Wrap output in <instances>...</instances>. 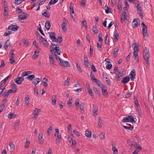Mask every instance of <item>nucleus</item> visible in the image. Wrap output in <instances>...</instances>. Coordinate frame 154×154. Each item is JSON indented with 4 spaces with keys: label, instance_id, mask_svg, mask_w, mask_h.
I'll return each instance as SVG.
<instances>
[{
    "label": "nucleus",
    "instance_id": "obj_1",
    "mask_svg": "<svg viewBox=\"0 0 154 154\" xmlns=\"http://www.w3.org/2000/svg\"><path fill=\"white\" fill-rule=\"evenodd\" d=\"M149 51L148 48L146 47L144 49L143 52V59L145 60V63L147 66L149 65V59L150 57Z\"/></svg>",
    "mask_w": 154,
    "mask_h": 154
},
{
    "label": "nucleus",
    "instance_id": "obj_2",
    "mask_svg": "<svg viewBox=\"0 0 154 154\" xmlns=\"http://www.w3.org/2000/svg\"><path fill=\"white\" fill-rule=\"evenodd\" d=\"M141 25L142 27V33L143 36V38L145 40L147 39L148 37V34L147 31V27L143 22L141 23Z\"/></svg>",
    "mask_w": 154,
    "mask_h": 154
},
{
    "label": "nucleus",
    "instance_id": "obj_3",
    "mask_svg": "<svg viewBox=\"0 0 154 154\" xmlns=\"http://www.w3.org/2000/svg\"><path fill=\"white\" fill-rule=\"evenodd\" d=\"M51 47L52 48V49L51 51V52L52 54H54L55 53L54 50H55L57 54H60L61 51L58 45L54 44H52Z\"/></svg>",
    "mask_w": 154,
    "mask_h": 154
},
{
    "label": "nucleus",
    "instance_id": "obj_4",
    "mask_svg": "<svg viewBox=\"0 0 154 154\" xmlns=\"http://www.w3.org/2000/svg\"><path fill=\"white\" fill-rule=\"evenodd\" d=\"M137 119L135 118L134 119L132 116H128L127 117L124 118L122 120V122H133L135 123Z\"/></svg>",
    "mask_w": 154,
    "mask_h": 154
},
{
    "label": "nucleus",
    "instance_id": "obj_5",
    "mask_svg": "<svg viewBox=\"0 0 154 154\" xmlns=\"http://www.w3.org/2000/svg\"><path fill=\"white\" fill-rule=\"evenodd\" d=\"M59 60L60 61L59 63L60 65L64 66H70V65L69 63L67 61H65L61 59L59 57H58Z\"/></svg>",
    "mask_w": 154,
    "mask_h": 154
},
{
    "label": "nucleus",
    "instance_id": "obj_6",
    "mask_svg": "<svg viewBox=\"0 0 154 154\" xmlns=\"http://www.w3.org/2000/svg\"><path fill=\"white\" fill-rule=\"evenodd\" d=\"M55 132L54 136H55L57 134V137L56 139V142L57 143V142H60L61 141V136L60 135H59V130L58 129H55Z\"/></svg>",
    "mask_w": 154,
    "mask_h": 154
},
{
    "label": "nucleus",
    "instance_id": "obj_7",
    "mask_svg": "<svg viewBox=\"0 0 154 154\" xmlns=\"http://www.w3.org/2000/svg\"><path fill=\"white\" fill-rule=\"evenodd\" d=\"M55 34L54 32H51L49 34V37L53 42H58V40L55 36Z\"/></svg>",
    "mask_w": 154,
    "mask_h": 154
},
{
    "label": "nucleus",
    "instance_id": "obj_8",
    "mask_svg": "<svg viewBox=\"0 0 154 154\" xmlns=\"http://www.w3.org/2000/svg\"><path fill=\"white\" fill-rule=\"evenodd\" d=\"M24 80L23 78L18 77L15 79L14 81L17 85H20L21 83Z\"/></svg>",
    "mask_w": 154,
    "mask_h": 154
},
{
    "label": "nucleus",
    "instance_id": "obj_9",
    "mask_svg": "<svg viewBox=\"0 0 154 154\" xmlns=\"http://www.w3.org/2000/svg\"><path fill=\"white\" fill-rule=\"evenodd\" d=\"M136 7L137 11L138 13L140 14V17H141L142 18L143 17L142 11V8L139 4H137Z\"/></svg>",
    "mask_w": 154,
    "mask_h": 154
},
{
    "label": "nucleus",
    "instance_id": "obj_10",
    "mask_svg": "<svg viewBox=\"0 0 154 154\" xmlns=\"http://www.w3.org/2000/svg\"><path fill=\"white\" fill-rule=\"evenodd\" d=\"M128 16L127 14L126 13L125 11H123V13L122 14V16L121 17V21L123 23L125 20H127L128 18Z\"/></svg>",
    "mask_w": 154,
    "mask_h": 154
},
{
    "label": "nucleus",
    "instance_id": "obj_11",
    "mask_svg": "<svg viewBox=\"0 0 154 154\" xmlns=\"http://www.w3.org/2000/svg\"><path fill=\"white\" fill-rule=\"evenodd\" d=\"M102 86L101 87V90L102 91V93L103 95L104 96H106L107 95L108 93L107 91V90L106 89V88L105 87L103 86L102 85H101Z\"/></svg>",
    "mask_w": 154,
    "mask_h": 154
},
{
    "label": "nucleus",
    "instance_id": "obj_12",
    "mask_svg": "<svg viewBox=\"0 0 154 154\" xmlns=\"http://www.w3.org/2000/svg\"><path fill=\"white\" fill-rule=\"evenodd\" d=\"M19 28V26L17 25H11L8 28V29L13 31H16Z\"/></svg>",
    "mask_w": 154,
    "mask_h": 154
},
{
    "label": "nucleus",
    "instance_id": "obj_13",
    "mask_svg": "<svg viewBox=\"0 0 154 154\" xmlns=\"http://www.w3.org/2000/svg\"><path fill=\"white\" fill-rule=\"evenodd\" d=\"M11 86L12 89V93H15L17 91V88L16 85L14 82H12L11 83Z\"/></svg>",
    "mask_w": 154,
    "mask_h": 154
},
{
    "label": "nucleus",
    "instance_id": "obj_14",
    "mask_svg": "<svg viewBox=\"0 0 154 154\" xmlns=\"http://www.w3.org/2000/svg\"><path fill=\"white\" fill-rule=\"evenodd\" d=\"M79 106L81 109V112L83 115L85 114V111L84 110L85 104L82 103H81L79 104Z\"/></svg>",
    "mask_w": 154,
    "mask_h": 154
},
{
    "label": "nucleus",
    "instance_id": "obj_15",
    "mask_svg": "<svg viewBox=\"0 0 154 154\" xmlns=\"http://www.w3.org/2000/svg\"><path fill=\"white\" fill-rule=\"evenodd\" d=\"M84 61L85 67L86 68H88V67L89 62L87 56H86L85 55H84Z\"/></svg>",
    "mask_w": 154,
    "mask_h": 154
},
{
    "label": "nucleus",
    "instance_id": "obj_16",
    "mask_svg": "<svg viewBox=\"0 0 154 154\" xmlns=\"http://www.w3.org/2000/svg\"><path fill=\"white\" fill-rule=\"evenodd\" d=\"M40 38L41 39L40 40V42H42L45 46L46 47L48 46L49 45V44L47 42V40L42 37H40Z\"/></svg>",
    "mask_w": 154,
    "mask_h": 154
},
{
    "label": "nucleus",
    "instance_id": "obj_17",
    "mask_svg": "<svg viewBox=\"0 0 154 154\" xmlns=\"http://www.w3.org/2000/svg\"><path fill=\"white\" fill-rule=\"evenodd\" d=\"M38 141L39 143L42 144L44 141V139L43 138V134L42 133H39L38 136Z\"/></svg>",
    "mask_w": 154,
    "mask_h": 154
},
{
    "label": "nucleus",
    "instance_id": "obj_18",
    "mask_svg": "<svg viewBox=\"0 0 154 154\" xmlns=\"http://www.w3.org/2000/svg\"><path fill=\"white\" fill-rule=\"evenodd\" d=\"M57 99V96L53 95L52 97L51 104L53 106H55Z\"/></svg>",
    "mask_w": 154,
    "mask_h": 154
},
{
    "label": "nucleus",
    "instance_id": "obj_19",
    "mask_svg": "<svg viewBox=\"0 0 154 154\" xmlns=\"http://www.w3.org/2000/svg\"><path fill=\"white\" fill-rule=\"evenodd\" d=\"M131 75V80L133 81L135 78V72L134 69H133L130 73Z\"/></svg>",
    "mask_w": 154,
    "mask_h": 154
},
{
    "label": "nucleus",
    "instance_id": "obj_20",
    "mask_svg": "<svg viewBox=\"0 0 154 154\" xmlns=\"http://www.w3.org/2000/svg\"><path fill=\"white\" fill-rule=\"evenodd\" d=\"M130 80V78L128 76L124 78L122 81V82L123 84H125L128 83Z\"/></svg>",
    "mask_w": 154,
    "mask_h": 154
},
{
    "label": "nucleus",
    "instance_id": "obj_21",
    "mask_svg": "<svg viewBox=\"0 0 154 154\" xmlns=\"http://www.w3.org/2000/svg\"><path fill=\"white\" fill-rule=\"evenodd\" d=\"M26 14V13H23L22 14H21L18 16L19 18L21 20H23L26 19L27 17L25 15Z\"/></svg>",
    "mask_w": 154,
    "mask_h": 154
},
{
    "label": "nucleus",
    "instance_id": "obj_22",
    "mask_svg": "<svg viewBox=\"0 0 154 154\" xmlns=\"http://www.w3.org/2000/svg\"><path fill=\"white\" fill-rule=\"evenodd\" d=\"M137 19H135L132 22V27L133 28H134L137 26V25L138 24V22L137 21Z\"/></svg>",
    "mask_w": 154,
    "mask_h": 154
},
{
    "label": "nucleus",
    "instance_id": "obj_23",
    "mask_svg": "<svg viewBox=\"0 0 154 154\" xmlns=\"http://www.w3.org/2000/svg\"><path fill=\"white\" fill-rule=\"evenodd\" d=\"M67 24V23H66L65 22H63L61 25L62 30L64 32H65L67 28L66 25Z\"/></svg>",
    "mask_w": 154,
    "mask_h": 154
},
{
    "label": "nucleus",
    "instance_id": "obj_24",
    "mask_svg": "<svg viewBox=\"0 0 154 154\" xmlns=\"http://www.w3.org/2000/svg\"><path fill=\"white\" fill-rule=\"evenodd\" d=\"M25 104L26 106H28L29 104V97L27 95L25 98Z\"/></svg>",
    "mask_w": 154,
    "mask_h": 154
},
{
    "label": "nucleus",
    "instance_id": "obj_25",
    "mask_svg": "<svg viewBox=\"0 0 154 154\" xmlns=\"http://www.w3.org/2000/svg\"><path fill=\"white\" fill-rule=\"evenodd\" d=\"M133 56L136 61L137 62H139V59L138 56V52H134Z\"/></svg>",
    "mask_w": 154,
    "mask_h": 154
},
{
    "label": "nucleus",
    "instance_id": "obj_26",
    "mask_svg": "<svg viewBox=\"0 0 154 154\" xmlns=\"http://www.w3.org/2000/svg\"><path fill=\"white\" fill-rule=\"evenodd\" d=\"M119 48L118 47H116L114 49L113 54L114 57L116 56L118 54V51L119 50Z\"/></svg>",
    "mask_w": 154,
    "mask_h": 154
},
{
    "label": "nucleus",
    "instance_id": "obj_27",
    "mask_svg": "<svg viewBox=\"0 0 154 154\" xmlns=\"http://www.w3.org/2000/svg\"><path fill=\"white\" fill-rule=\"evenodd\" d=\"M93 107L92 108L93 109V111L94 112V116H96L97 114V108L96 106L95 105H94L93 104Z\"/></svg>",
    "mask_w": 154,
    "mask_h": 154
},
{
    "label": "nucleus",
    "instance_id": "obj_28",
    "mask_svg": "<svg viewBox=\"0 0 154 154\" xmlns=\"http://www.w3.org/2000/svg\"><path fill=\"white\" fill-rule=\"evenodd\" d=\"M51 26L50 22V21H47L45 23V27L47 30L49 29Z\"/></svg>",
    "mask_w": 154,
    "mask_h": 154
},
{
    "label": "nucleus",
    "instance_id": "obj_29",
    "mask_svg": "<svg viewBox=\"0 0 154 154\" xmlns=\"http://www.w3.org/2000/svg\"><path fill=\"white\" fill-rule=\"evenodd\" d=\"M9 145L11 148L10 152H12L14 149V147L13 143L10 142L9 143Z\"/></svg>",
    "mask_w": 154,
    "mask_h": 154
},
{
    "label": "nucleus",
    "instance_id": "obj_30",
    "mask_svg": "<svg viewBox=\"0 0 154 154\" xmlns=\"http://www.w3.org/2000/svg\"><path fill=\"white\" fill-rule=\"evenodd\" d=\"M12 89H10L7 91H5L4 93V97H7L9 95L10 93H12Z\"/></svg>",
    "mask_w": 154,
    "mask_h": 154
},
{
    "label": "nucleus",
    "instance_id": "obj_31",
    "mask_svg": "<svg viewBox=\"0 0 154 154\" xmlns=\"http://www.w3.org/2000/svg\"><path fill=\"white\" fill-rule=\"evenodd\" d=\"M114 35L115 41L117 42L119 38V35L118 33V32L116 30L115 32Z\"/></svg>",
    "mask_w": 154,
    "mask_h": 154
},
{
    "label": "nucleus",
    "instance_id": "obj_32",
    "mask_svg": "<svg viewBox=\"0 0 154 154\" xmlns=\"http://www.w3.org/2000/svg\"><path fill=\"white\" fill-rule=\"evenodd\" d=\"M9 45H10L9 40H8L6 41L5 44H4V47L6 49H7L8 48V47Z\"/></svg>",
    "mask_w": 154,
    "mask_h": 154
},
{
    "label": "nucleus",
    "instance_id": "obj_33",
    "mask_svg": "<svg viewBox=\"0 0 154 154\" xmlns=\"http://www.w3.org/2000/svg\"><path fill=\"white\" fill-rule=\"evenodd\" d=\"M85 135L88 138H90L91 137V131L87 130L85 131Z\"/></svg>",
    "mask_w": 154,
    "mask_h": 154
},
{
    "label": "nucleus",
    "instance_id": "obj_34",
    "mask_svg": "<svg viewBox=\"0 0 154 154\" xmlns=\"http://www.w3.org/2000/svg\"><path fill=\"white\" fill-rule=\"evenodd\" d=\"M134 103L136 107V109L138 111L139 109V108L140 109V108L137 99H134Z\"/></svg>",
    "mask_w": 154,
    "mask_h": 154
},
{
    "label": "nucleus",
    "instance_id": "obj_35",
    "mask_svg": "<svg viewBox=\"0 0 154 154\" xmlns=\"http://www.w3.org/2000/svg\"><path fill=\"white\" fill-rule=\"evenodd\" d=\"M8 8H4V16H6L8 15Z\"/></svg>",
    "mask_w": 154,
    "mask_h": 154
},
{
    "label": "nucleus",
    "instance_id": "obj_36",
    "mask_svg": "<svg viewBox=\"0 0 154 154\" xmlns=\"http://www.w3.org/2000/svg\"><path fill=\"white\" fill-rule=\"evenodd\" d=\"M9 61L10 63L12 64H15L16 63L15 61L14 60V57H11Z\"/></svg>",
    "mask_w": 154,
    "mask_h": 154
},
{
    "label": "nucleus",
    "instance_id": "obj_37",
    "mask_svg": "<svg viewBox=\"0 0 154 154\" xmlns=\"http://www.w3.org/2000/svg\"><path fill=\"white\" fill-rule=\"evenodd\" d=\"M39 53L38 52L35 51L34 54L32 56V58L34 59H36L38 56Z\"/></svg>",
    "mask_w": 154,
    "mask_h": 154
},
{
    "label": "nucleus",
    "instance_id": "obj_38",
    "mask_svg": "<svg viewBox=\"0 0 154 154\" xmlns=\"http://www.w3.org/2000/svg\"><path fill=\"white\" fill-rule=\"evenodd\" d=\"M49 59L51 64H52L53 66H54V62L52 56H49Z\"/></svg>",
    "mask_w": 154,
    "mask_h": 154
},
{
    "label": "nucleus",
    "instance_id": "obj_39",
    "mask_svg": "<svg viewBox=\"0 0 154 154\" xmlns=\"http://www.w3.org/2000/svg\"><path fill=\"white\" fill-rule=\"evenodd\" d=\"M112 149L113 152V154H118V150L116 147L113 146Z\"/></svg>",
    "mask_w": 154,
    "mask_h": 154
},
{
    "label": "nucleus",
    "instance_id": "obj_40",
    "mask_svg": "<svg viewBox=\"0 0 154 154\" xmlns=\"http://www.w3.org/2000/svg\"><path fill=\"white\" fill-rule=\"evenodd\" d=\"M58 0H51L48 3V5H51L55 4L57 1Z\"/></svg>",
    "mask_w": 154,
    "mask_h": 154
},
{
    "label": "nucleus",
    "instance_id": "obj_41",
    "mask_svg": "<svg viewBox=\"0 0 154 154\" xmlns=\"http://www.w3.org/2000/svg\"><path fill=\"white\" fill-rule=\"evenodd\" d=\"M35 78V76L34 75H31L28 76L26 77L27 79L29 81H32L33 79Z\"/></svg>",
    "mask_w": 154,
    "mask_h": 154
},
{
    "label": "nucleus",
    "instance_id": "obj_42",
    "mask_svg": "<svg viewBox=\"0 0 154 154\" xmlns=\"http://www.w3.org/2000/svg\"><path fill=\"white\" fill-rule=\"evenodd\" d=\"M42 15L43 16L45 17L46 18H49L50 17V14H49L48 13H47L46 11H45L43 12H42Z\"/></svg>",
    "mask_w": 154,
    "mask_h": 154
},
{
    "label": "nucleus",
    "instance_id": "obj_43",
    "mask_svg": "<svg viewBox=\"0 0 154 154\" xmlns=\"http://www.w3.org/2000/svg\"><path fill=\"white\" fill-rule=\"evenodd\" d=\"M117 7L120 10L122 8V2L120 1V0H119L117 3Z\"/></svg>",
    "mask_w": 154,
    "mask_h": 154
},
{
    "label": "nucleus",
    "instance_id": "obj_44",
    "mask_svg": "<svg viewBox=\"0 0 154 154\" xmlns=\"http://www.w3.org/2000/svg\"><path fill=\"white\" fill-rule=\"evenodd\" d=\"M102 125V121L100 117L98 118V125L100 127H101Z\"/></svg>",
    "mask_w": 154,
    "mask_h": 154
},
{
    "label": "nucleus",
    "instance_id": "obj_45",
    "mask_svg": "<svg viewBox=\"0 0 154 154\" xmlns=\"http://www.w3.org/2000/svg\"><path fill=\"white\" fill-rule=\"evenodd\" d=\"M92 30L94 34H97L98 32V30L97 27L95 26H93L92 27Z\"/></svg>",
    "mask_w": 154,
    "mask_h": 154
},
{
    "label": "nucleus",
    "instance_id": "obj_46",
    "mask_svg": "<svg viewBox=\"0 0 154 154\" xmlns=\"http://www.w3.org/2000/svg\"><path fill=\"white\" fill-rule=\"evenodd\" d=\"M134 52H138V45H137L136 43H134Z\"/></svg>",
    "mask_w": 154,
    "mask_h": 154
},
{
    "label": "nucleus",
    "instance_id": "obj_47",
    "mask_svg": "<svg viewBox=\"0 0 154 154\" xmlns=\"http://www.w3.org/2000/svg\"><path fill=\"white\" fill-rule=\"evenodd\" d=\"M129 145L131 146L136 147L137 146V144L134 141H132Z\"/></svg>",
    "mask_w": 154,
    "mask_h": 154
},
{
    "label": "nucleus",
    "instance_id": "obj_48",
    "mask_svg": "<svg viewBox=\"0 0 154 154\" xmlns=\"http://www.w3.org/2000/svg\"><path fill=\"white\" fill-rule=\"evenodd\" d=\"M39 27L38 28V29L39 31L40 32L42 35H43L44 36H45L44 33L43 32V31L42 29H41V26L40 24H39Z\"/></svg>",
    "mask_w": 154,
    "mask_h": 154
},
{
    "label": "nucleus",
    "instance_id": "obj_49",
    "mask_svg": "<svg viewBox=\"0 0 154 154\" xmlns=\"http://www.w3.org/2000/svg\"><path fill=\"white\" fill-rule=\"evenodd\" d=\"M82 26L83 27H85L86 29H87V23L85 20H83L82 22Z\"/></svg>",
    "mask_w": 154,
    "mask_h": 154
},
{
    "label": "nucleus",
    "instance_id": "obj_50",
    "mask_svg": "<svg viewBox=\"0 0 154 154\" xmlns=\"http://www.w3.org/2000/svg\"><path fill=\"white\" fill-rule=\"evenodd\" d=\"M72 102V97H70L69 101H68L67 102V104L68 106H71V104Z\"/></svg>",
    "mask_w": 154,
    "mask_h": 154
},
{
    "label": "nucleus",
    "instance_id": "obj_51",
    "mask_svg": "<svg viewBox=\"0 0 154 154\" xmlns=\"http://www.w3.org/2000/svg\"><path fill=\"white\" fill-rule=\"evenodd\" d=\"M94 81L93 82H95L97 84V85L98 86L101 87L100 85V82L99 80H98L97 79L94 78Z\"/></svg>",
    "mask_w": 154,
    "mask_h": 154
},
{
    "label": "nucleus",
    "instance_id": "obj_52",
    "mask_svg": "<svg viewBox=\"0 0 154 154\" xmlns=\"http://www.w3.org/2000/svg\"><path fill=\"white\" fill-rule=\"evenodd\" d=\"M123 127L125 129H127L131 131H132L134 128V126L133 125H132V126L131 127H128L124 125L123 126Z\"/></svg>",
    "mask_w": 154,
    "mask_h": 154
},
{
    "label": "nucleus",
    "instance_id": "obj_53",
    "mask_svg": "<svg viewBox=\"0 0 154 154\" xmlns=\"http://www.w3.org/2000/svg\"><path fill=\"white\" fill-rule=\"evenodd\" d=\"M132 94V93L128 91L127 92L125 95V97L126 98H128Z\"/></svg>",
    "mask_w": 154,
    "mask_h": 154
},
{
    "label": "nucleus",
    "instance_id": "obj_54",
    "mask_svg": "<svg viewBox=\"0 0 154 154\" xmlns=\"http://www.w3.org/2000/svg\"><path fill=\"white\" fill-rule=\"evenodd\" d=\"M104 8L105 10V12L107 14H108L109 13V10L110 9V8H109L106 5H105L104 7Z\"/></svg>",
    "mask_w": 154,
    "mask_h": 154
},
{
    "label": "nucleus",
    "instance_id": "obj_55",
    "mask_svg": "<svg viewBox=\"0 0 154 154\" xmlns=\"http://www.w3.org/2000/svg\"><path fill=\"white\" fill-rule=\"evenodd\" d=\"M103 78L105 80L108 79V76L107 75L106 73L105 72H103L102 74Z\"/></svg>",
    "mask_w": 154,
    "mask_h": 154
},
{
    "label": "nucleus",
    "instance_id": "obj_56",
    "mask_svg": "<svg viewBox=\"0 0 154 154\" xmlns=\"http://www.w3.org/2000/svg\"><path fill=\"white\" fill-rule=\"evenodd\" d=\"M97 48H98V50L100 51H101L102 49V45L101 43L99 44L98 43H97Z\"/></svg>",
    "mask_w": 154,
    "mask_h": 154
},
{
    "label": "nucleus",
    "instance_id": "obj_57",
    "mask_svg": "<svg viewBox=\"0 0 154 154\" xmlns=\"http://www.w3.org/2000/svg\"><path fill=\"white\" fill-rule=\"evenodd\" d=\"M98 38L99 42H102L103 41L102 38V35L101 33H99L98 35Z\"/></svg>",
    "mask_w": 154,
    "mask_h": 154
},
{
    "label": "nucleus",
    "instance_id": "obj_58",
    "mask_svg": "<svg viewBox=\"0 0 154 154\" xmlns=\"http://www.w3.org/2000/svg\"><path fill=\"white\" fill-rule=\"evenodd\" d=\"M15 117V116L14 115L11 113H10L8 114V117L10 119H12L14 118Z\"/></svg>",
    "mask_w": 154,
    "mask_h": 154
},
{
    "label": "nucleus",
    "instance_id": "obj_59",
    "mask_svg": "<svg viewBox=\"0 0 154 154\" xmlns=\"http://www.w3.org/2000/svg\"><path fill=\"white\" fill-rule=\"evenodd\" d=\"M5 105L4 104H1L0 105V114L2 111L3 109L4 108Z\"/></svg>",
    "mask_w": 154,
    "mask_h": 154
},
{
    "label": "nucleus",
    "instance_id": "obj_60",
    "mask_svg": "<svg viewBox=\"0 0 154 154\" xmlns=\"http://www.w3.org/2000/svg\"><path fill=\"white\" fill-rule=\"evenodd\" d=\"M30 142L28 140H26V143L25 144V147L27 148L29 146Z\"/></svg>",
    "mask_w": 154,
    "mask_h": 154
},
{
    "label": "nucleus",
    "instance_id": "obj_61",
    "mask_svg": "<svg viewBox=\"0 0 154 154\" xmlns=\"http://www.w3.org/2000/svg\"><path fill=\"white\" fill-rule=\"evenodd\" d=\"M14 49H12L9 53L11 57H14Z\"/></svg>",
    "mask_w": 154,
    "mask_h": 154
},
{
    "label": "nucleus",
    "instance_id": "obj_62",
    "mask_svg": "<svg viewBox=\"0 0 154 154\" xmlns=\"http://www.w3.org/2000/svg\"><path fill=\"white\" fill-rule=\"evenodd\" d=\"M36 34L37 37L38 38V40L39 42H40V40L41 39L40 37H42V36H40L38 32L37 31L36 32Z\"/></svg>",
    "mask_w": 154,
    "mask_h": 154
},
{
    "label": "nucleus",
    "instance_id": "obj_63",
    "mask_svg": "<svg viewBox=\"0 0 154 154\" xmlns=\"http://www.w3.org/2000/svg\"><path fill=\"white\" fill-rule=\"evenodd\" d=\"M36 34L37 37L38 38V40L39 42H40V40L41 39L40 37H42V36H40L38 32L37 31L36 32Z\"/></svg>",
    "mask_w": 154,
    "mask_h": 154
},
{
    "label": "nucleus",
    "instance_id": "obj_64",
    "mask_svg": "<svg viewBox=\"0 0 154 154\" xmlns=\"http://www.w3.org/2000/svg\"><path fill=\"white\" fill-rule=\"evenodd\" d=\"M99 137L101 139L105 138V134L103 133L100 134L99 135Z\"/></svg>",
    "mask_w": 154,
    "mask_h": 154
}]
</instances>
